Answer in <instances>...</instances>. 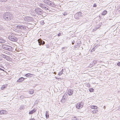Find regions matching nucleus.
<instances>
[{
  "mask_svg": "<svg viewBox=\"0 0 120 120\" xmlns=\"http://www.w3.org/2000/svg\"><path fill=\"white\" fill-rule=\"evenodd\" d=\"M8 38L10 40L16 42L18 40V39L16 37V35L14 34H12L9 36Z\"/></svg>",
  "mask_w": 120,
  "mask_h": 120,
  "instance_id": "obj_1",
  "label": "nucleus"
},
{
  "mask_svg": "<svg viewBox=\"0 0 120 120\" xmlns=\"http://www.w3.org/2000/svg\"><path fill=\"white\" fill-rule=\"evenodd\" d=\"M43 2L49 6L53 7H55V5L53 3L49 0H44Z\"/></svg>",
  "mask_w": 120,
  "mask_h": 120,
  "instance_id": "obj_2",
  "label": "nucleus"
},
{
  "mask_svg": "<svg viewBox=\"0 0 120 120\" xmlns=\"http://www.w3.org/2000/svg\"><path fill=\"white\" fill-rule=\"evenodd\" d=\"M4 49L11 51L13 50V48L11 46L7 45H3V46Z\"/></svg>",
  "mask_w": 120,
  "mask_h": 120,
  "instance_id": "obj_3",
  "label": "nucleus"
},
{
  "mask_svg": "<svg viewBox=\"0 0 120 120\" xmlns=\"http://www.w3.org/2000/svg\"><path fill=\"white\" fill-rule=\"evenodd\" d=\"M26 28V27L23 26L18 25L16 26V30L19 32V31H21V30Z\"/></svg>",
  "mask_w": 120,
  "mask_h": 120,
  "instance_id": "obj_4",
  "label": "nucleus"
},
{
  "mask_svg": "<svg viewBox=\"0 0 120 120\" xmlns=\"http://www.w3.org/2000/svg\"><path fill=\"white\" fill-rule=\"evenodd\" d=\"M83 107V105L81 102H79L77 103L76 105V107L77 108L79 109L82 108Z\"/></svg>",
  "mask_w": 120,
  "mask_h": 120,
  "instance_id": "obj_5",
  "label": "nucleus"
},
{
  "mask_svg": "<svg viewBox=\"0 0 120 120\" xmlns=\"http://www.w3.org/2000/svg\"><path fill=\"white\" fill-rule=\"evenodd\" d=\"M7 113V111L4 110H0V114L1 115H5Z\"/></svg>",
  "mask_w": 120,
  "mask_h": 120,
  "instance_id": "obj_6",
  "label": "nucleus"
},
{
  "mask_svg": "<svg viewBox=\"0 0 120 120\" xmlns=\"http://www.w3.org/2000/svg\"><path fill=\"white\" fill-rule=\"evenodd\" d=\"M73 90L71 89L68 90L67 91V93L69 96L73 94Z\"/></svg>",
  "mask_w": 120,
  "mask_h": 120,
  "instance_id": "obj_7",
  "label": "nucleus"
},
{
  "mask_svg": "<svg viewBox=\"0 0 120 120\" xmlns=\"http://www.w3.org/2000/svg\"><path fill=\"white\" fill-rule=\"evenodd\" d=\"M12 15L11 14H9L8 15L7 17H6V18L8 20H11V18L12 17Z\"/></svg>",
  "mask_w": 120,
  "mask_h": 120,
  "instance_id": "obj_8",
  "label": "nucleus"
},
{
  "mask_svg": "<svg viewBox=\"0 0 120 120\" xmlns=\"http://www.w3.org/2000/svg\"><path fill=\"white\" fill-rule=\"evenodd\" d=\"M25 79V78L22 77L19 78L17 81L18 82H22Z\"/></svg>",
  "mask_w": 120,
  "mask_h": 120,
  "instance_id": "obj_9",
  "label": "nucleus"
},
{
  "mask_svg": "<svg viewBox=\"0 0 120 120\" xmlns=\"http://www.w3.org/2000/svg\"><path fill=\"white\" fill-rule=\"evenodd\" d=\"M34 75L33 74H31L30 73H28L26 74L25 76H26L28 77H31Z\"/></svg>",
  "mask_w": 120,
  "mask_h": 120,
  "instance_id": "obj_10",
  "label": "nucleus"
},
{
  "mask_svg": "<svg viewBox=\"0 0 120 120\" xmlns=\"http://www.w3.org/2000/svg\"><path fill=\"white\" fill-rule=\"evenodd\" d=\"M90 108L91 109H97L98 107L96 106L93 105L90 106Z\"/></svg>",
  "mask_w": 120,
  "mask_h": 120,
  "instance_id": "obj_11",
  "label": "nucleus"
},
{
  "mask_svg": "<svg viewBox=\"0 0 120 120\" xmlns=\"http://www.w3.org/2000/svg\"><path fill=\"white\" fill-rule=\"evenodd\" d=\"M43 9H45V10L47 11L48 12L49 11H50L49 9V7L46 5L45 6Z\"/></svg>",
  "mask_w": 120,
  "mask_h": 120,
  "instance_id": "obj_12",
  "label": "nucleus"
},
{
  "mask_svg": "<svg viewBox=\"0 0 120 120\" xmlns=\"http://www.w3.org/2000/svg\"><path fill=\"white\" fill-rule=\"evenodd\" d=\"M46 5L44 4H40V6L43 8H44Z\"/></svg>",
  "mask_w": 120,
  "mask_h": 120,
  "instance_id": "obj_13",
  "label": "nucleus"
},
{
  "mask_svg": "<svg viewBox=\"0 0 120 120\" xmlns=\"http://www.w3.org/2000/svg\"><path fill=\"white\" fill-rule=\"evenodd\" d=\"M5 42V40L2 38H0V43H4Z\"/></svg>",
  "mask_w": 120,
  "mask_h": 120,
  "instance_id": "obj_14",
  "label": "nucleus"
},
{
  "mask_svg": "<svg viewBox=\"0 0 120 120\" xmlns=\"http://www.w3.org/2000/svg\"><path fill=\"white\" fill-rule=\"evenodd\" d=\"M36 112V110H34V109L30 111L29 113V114H32L34 113V112Z\"/></svg>",
  "mask_w": 120,
  "mask_h": 120,
  "instance_id": "obj_15",
  "label": "nucleus"
},
{
  "mask_svg": "<svg viewBox=\"0 0 120 120\" xmlns=\"http://www.w3.org/2000/svg\"><path fill=\"white\" fill-rule=\"evenodd\" d=\"M34 90H30L29 91V93L30 94H32L34 93Z\"/></svg>",
  "mask_w": 120,
  "mask_h": 120,
  "instance_id": "obj_16",
  "label": "nucleus"
},
{
  "mask_svg": "<svg viewBox=\"0 0 120 120\" xmlns=\"http://www.w3.org/2000/svg\"><path fill=\"white\" fill-rule=\"evenodd\" d=\"M68 97V96L67 95V94H65L63 96V98H64V99H66Z\"/></svg>",
  "mask_w": 120,
  "mask_h": 120,
  "instance_id": "obj_17",
  "label": "nucleus"
},
{
  "mask_svg": "<svg viewBox=\"0 0 120 120\" xmlns=\"http://www.w3.org/2000/svg\"><path fill=\"white\" fill-rule=\"evenodd\" d=\"M7 86L5 85H3L1 87V88L2 90H4Z\"/></svg>",
  "mask_w": 120,
  "mask_h": 120,
  "instance_id": "obj_18",
  "label": "nucleus"
},
{
  "mask_svg": "<svg viewBox=\"0 0 120 120\" xmlns=\"http://www.w3.org/2000/svg\"><path fill=\"white\" fill-rule=\"evenodd\" d=\"M76 15L78 16H81L82 15V13L81 12H79L77 13H76Z\"/></svg>",
  "mask_w": 120,
  "mask_h": 120,
  "instance_id": "obj_19",
  "label": "nucleus"
},
{
  "mask_svg": "<svg viewBox=\"0 0 120 120\" xmlns=\"http://www.w3.org/2000/svg\"><path fill=\"white\" fill-rule=\"evenodd\" d=\"M72 120H79V119L76 117H72Z\"/></svg>",
  "mask_w": 120,
  "mask_h": 120,
  "instance_id": "obj_20",
  "label": "nucleus"
},
{
  "mask_svg": "<svg viewBox=\"0 0 120 120\" xmlns=\"http://www.w3.org/2000/svg\"><path fill=\"white\" fill-rule=\"evenodd\" d=\"M48 112L47 111H46L45 113V116L47 119H48L49 117V115Z\"/></svg>",
  "mask_w": 120,
  "mask_h": 120,
  "instance_id": "obj_21",
  "label": "nucleus"
},
{
  "mask_svg": "<svg viewBox=\"0 0 120 120\" xmlns=\"http://www.w3.org/2000/svg\"><path fill=\"white\" fill-rule=\"evenodd\" d=\"M63 69H62L61 71L59 72L58 74L59 75H62L63 74Z\"/></svg>",
  "mask_w": 120,
  "mask_h": 120,
  "instance_id": "obj_22",
  "label": "nucleus"
},
{
  "mask_svg": "<svg viewBox=\"0 0 120 120\" xmlns=\"http://www.w3.org/2000/svg\"><path fill=\"white\" fill-rule=\"evenodd\" d=\"M1 56H3L4 58L5 59H6L8 57V56H7L6 55L3 54H1Z\"/></svg>",
  "mask_w": 120,
  "mask_h": 120,
  "instance_id": "obj_23",
  "label": "nucleus"
},
{
  "mask_svg": "<svg viewBox=\"0 0 120 120\" xmlns=\"http://www.w3.org/2000/svg\"><path fill=\"white\" fill-rule=\"evenodd\" d=\"M98 110H94L92 111L93 113L94 114L97 113H98Z\"/></svg>",
  "mask_w": 120,
  "mask_h": 120,
  "instance_id": "obj_24",
  "label": "nucleus"
},
{
  "mask_svg": "<svg viewBox=\"0 0 120 120\" xmlns=\"http://www.w3.org/2000/svg\"><path fill=\"white\" fill-rule=\"evenodd\" d=\"M89 91L90 92H93L94 91V89L92 88H90L89 89Z\"/></svg>",
  "mask_w": 120,
  "mask_h": 120,
  "instance_id": "obj_25",
  "label": "nucleus"
},
{
  "mask_svg": "<svg viewBox=\"0 0 120 120\" xmlns=\"http://www.w3.org/2000/svg\"><path fill=\"white\" fill-rule=\"evenodd\" d=\"M95 51V49L94 48H93L92 50H91V52H93Z\"/></svg>",
  "mask_w": 120,
  "mask_h": 120,
  "instance_id": "obj_26",
  "label": "nucleus"
},
{
  "mask_svg": "<svg viewBox=\"0 0 120 120\" xmlns=\"http://www.w3.org/2000/svg\"><path fill=\"white\" fill-rule=\"evenodd\" d=\"M117 65L118 66L120 67V62H118L117 63Z\"/></svg>",
  "mask_w": 120,
  "mask_h": 120,
  "instance_id": "obj_27",
  "label": "nucleus"
},
{
  "mask_svg": "<svg viewBox=\"0 0 120 120\" xmlns=\"http://www.w3.org/2000/svg\"><path fill=\"white\" fill-rule=\"evenodd\" d=\"M97 7V5L95 4H94L93 6V7Z\"/></svg>",
  "mask_w": 120,
  "mask_h": 120,
  "instance_id": "obj_28",
  "label": "nucleus"
},
{
  "mask_svg": "<svg viewBox=\"0 0 120 120\" xmlns=\"http://www.w3.org/2000/svg\"><path fill=\"white\" fill-rule=\"evenodd\" d=\"M67 14H68L66 12H64V15H67Z\"/></svg>",
  "mask_w": 120,
  "mask_h": 120,
  "instance_id": "obj_29",
  "label": "nucleus"
},
{
  "mask_svg": "<svg viewBox=\"0 0 120 120\" xmlns=\"http://www.w3.org/2000/svg\"><path fill=\"white\" fill-rule=\"evenodd\" d=\"M43 43H42V41L41 42V44L42 45H43V44H44L45 43V42H44V41H43Z\"/></svg>",
  "mask_w": 120,
  "mask_h": 120,
  "instance_id": "obj_30",
  "label": "nucleus"
},
{
  "mask_svg": "<svg viewBox=\"0 0 120 120\" xmlns=\"http://www.w3.org/2000/svg\"><path fill=\"white\" fill-rule=\"evenodd\" d=\"M61 34V33H60L58 34V36H60Z\"/></svg>",
  "mask_w": 120,
  "mask_h": 120,
  "instance_id": "obj_31",
  "label": "nucleus"
},
{
  "mask_svg": "<svg viewBox=\"0 0 120 120\" xmlns=\"http://www.w3.org/2000/svg\"><path fill=\"white\" fill-rule=\"evenodd\" d=\"M29 120H35V119L34 118L31 119H30Z\"/></svg>",
  "mask_w": 120,
  "mask_h": 120,
  "instance_id": "obj_32",
  "label": "nucleus"
},
{
  "mask_svg": "<svg viewBox=\"0 0 120 120\" xmlns=\"http://www.w3.org/2000/svg\"><path fill=\"white\" fill-rule=\"evenodd\" d=\"M107 11L105 10V14L107 13Z\"/></svg>",
  "mask_w": 120,
  "mask_h": 120,
  "instance_id": "obj_33",
  "label": "nucleus"
},
{
  "mask_svg": "<svg viewBox=\"0 0 120 120\" xmlns=\"http://www.w3.org/2000/svg\"><path fill=\"white\" fill-rule=\"evenodd\" d=\"M39 40H38V42H39V43H40V41H39Z\"/></svg>",
  "mask_w": 120,
  "mask_h": 120,
  "instance_id": "obj_34",
  "label": "nucleus"
},
{
  "mask_svg": "<svg viewBox=\"0 0 120 120\" xmlns=\"http://www.w3.org/2000/svg\"><path fill=\"white\" fill-rule=\"evenodd\" d=\"M72 45H73L74 44V43L73 42H72Z\"/></svg>",
  "mask_w": 120,
  "mask_h": 120,
  "instance_id": "obj_35",
  "label": "nucleus"
},
{
  "mask_svg": "<svg viewBox=\"0 0 120 120\" xmlns=\"http://www.w3.org/2000/svg\"><path fill=\"white\" fill-rule=\"evenodd\" d=\"M106 64H108L107 63H105V65H106Z\"/></svg>",
  "mask_w": 120,
  "mask_h": 120,
  "instance_id": "obj_36",
  "label": "nucleus"
},
{
  "mask_svg": "<svg viewBox=\"0 0 120 120\" xmlns=\"http://www.w3.org/2000/svg\"><path fill=\"white\" fill-rule=\"evenodd\" d=\"M105 72H106V73L107 72H108V71H105Z\"/></svg>",
  "mask_w": 120,
  "mask_h": 120,
  "instance_id": "obj_37",
  "label": "nucleus"
},
{
  "mask_svg": "<svg viewBox=\"0 0 120 120\" xmlns=\"http://www.w3.org/2000/svg\"><path fill=\"white\" fill-rule=\"evenodd\" d=\"M2 60V59H0V60Z\"/></svg>",
  "mask_w": 120,
  "mask_h": 120,
  "instance_id": "obj_38",
  "label": "nucleus"
},
{
  "mask_svg": "<svg viewBox=\"0 0 120 120\" xmlns=\"http://www.w3.org/2000/svg\"><path fill=\"white\" fill-rule=\"evenodd\" d=\"M0 70H2L1 68H0Z\"/></svg>",
  "mask_w": 120,
  "mask_h": 120,
  "instance_id": "obj_39",
  "label": "nucleus"
},
{
  "mask_svg": "<svg viewBox=\"0 0 120 120\" xmlns=\"http://www.w3.org/2000/svg\"><path fill=\"white\" fill-rule=\"evenodd\" d=\"M39 45H41V44H39Z\"/></svg>",
  "mask_w": 120,
  "mask_h": 120,
  "instance_id": "obj_40",
  "label": "nucleus"
},
{
  "mask_svg": "<svg viewBox=\"0 0 120 120\" xmlns=\"http://www.w3.org/2000/svg\"><path fill=\"white\" fill-rule=\"evenodd\" d=\"M103 15H105L104 14H103Z\"/></svg>",
  "mask_w": 120,
  "mask_h": 120,
  "instance_id": "obj_41",
  "label": "nucleus"
}]
</instances>
